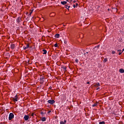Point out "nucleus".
<instances>
[{
	"label": "nucleus",
	"instance_id": "nucleus-1",
	"mask_svg": "<svg viewBox=\"0 0 124 124\" xmlns=\"http://www.w3.org/2000/svg\"><path fill=\"white\" fill-rule=\"evenodd\" d=\"M12 119H14V114L13 113H10L9 115V121H11Z\"/></svg>",
	"mask_w": 124,
	"mask_h": 124
},
{
	"label": "nucleus",
	"instance_id": "nucleus-2",
	"mask_svg": "<svg viewBox=\"0 0 124 124\" xmlns=\"http://www.w3.org/2000/svg\"><path fill=\"white\" fill-rule=\"evenodd\" d=\"M47 102L49 104H54L56 101L54 100H49L47 101Z\"/></svg>",
	"mask_w": 124,
	"mask_h": 124
},
{
	"label": "nucleus",
	"instance_id": "nucleus-3",
	"mask_svg": "<svg viewBox=\"0 0 124 124\" xmlns=\"http://www.w3.org/2000/svg\"><path fill=\"white\" fill-rule=\"evenodd\" d=\"M16 21L17 24H20V22H21V21H22V18H21V17H18L16 18Z\"/></svg>",
	"mask_w": 124,
	"mask_h": 124
},
{
	"label": "nucleus",
	"instance_id": "nucleus-4",
	"mask_svg": "<svg viewBox=\"0 0 124 124\" xmlns=\"http://www.w3.org/2000/svg\"><path fill=\"white\" fill-rule=\"evenodd\" d=\"M98 49H99V45H98L97 46H95L93 48L94 52H96V51H97L98 50Z\"/></svg>",
	"mask_w": 124,
	"mask_h": 124
},
{
	"label": "nucleus",
	"instance_id": "nucleus-5",
	"mask_svg": "<svg viewBox=\"0 0 124 124\" xmlns=\"http://www.w3.org/2000/svg\"><path fill=\"white\" fill-rule=\"evenodd\" d=\"M24 119L25 121H28L29 119H30V116H29V115H25Z\"/></svg>",
	"mask_w": 124,
	"mask_h": 124
},
{
	"label": "nucleus",
	"instance_id": "nucleus-6",
	"mask_svg": "<svg viewBox=\"0 0 124 124\" xmlns=\"http://www.w3.org/2000/svg\"><path fill=\"white\" fill-rule=\"evenodd\" d=\"M44 77H42L40 78V80L41 81V84H43V83L45 82L44 81Z\"/></svg>",
	"mask_w": 124,
	"mask_h": 124
},
{
	"label": "nucleus",
	"instance_id": "nucleus-7",
	"mask_svg": "<svg viewBox=\"0 0 124 124\" xmlns=\"http://www.w3.org/2000/svg\"><path fill=\"white\" fill-rule=\"evenodd\" d=\"M29 47L30 46L29 45V44H27L26 46H23V49L24 50H27V49H28V48H29Z\"/></svg>",
	"mask_w": 124,
	"mask_h": 124
},
{
	"label": "nucleus",
	"instance_id": "nucleus-8",
	"mask_svg": "<svg viewBox=\"0 0 124 124\" xmlns=\"http://www.w3.org/2000/svg\"><path fill=\"white\" fill-rule=\"evenodd\" d=\"M11 49H14V48H15V44H12L11 45Z\"/></svg>",
	"mask_w": 124,
	"mask_h": 124
},
{
	"label": "nucleus",
	"instance_id": "nucleus-9",
	"mask_svg": "<svg viewBox=\"0 0 124 124\" xmlns=\"http://www.w3.org/2000/svg\"><path fill=\"white\" fill-rule=\"evenodd\" d=\"M119 72H120V73H124V69L123 68L120 69Z\"/></svg>",
	"mask_w": 124,
	"mask_h": 124
},
{
	"label": "nucleus",
	"instance_id": "nucleus-10",
	"mask_svg": "<svg viewBox=\"0 0 124 124\" xmlns=\"http://www.w3.org/2000/svg\"><path fill=\"white\" fill-rule=\"evenodd\" d=\"M43 52H44L43 53L44 55H46V54H47V50L46 49H43Z\"/></svg>",
	"mask_w": 124,
	"mask_h": 124
},
{
	"label": "nucleus",
	"instance_id": "nucleus-11",
	"mask_svg": "<svg viewBox=\"0 0 124 124\" xmlns=\"http://www.w3.org/2000/svg\"><path fill=\"white\" fill-rule=\"evenodd\" d=\"M60 124H66V120H64L63 121H61L60 122Z\"/></svg>",
	"mask_w": 124,
	"mask_h": 124
},
{
	"label": "nucleus",
	"instance_id": "nucleus-12",
	"mask_svg": "<svg viewBox=\"0 0 124 124\" xmlns=\"http://www.w3.org/2000/svg\"><path fill=\"white\" fill-rule=\"evenodd\" d=\"M66 3H67V2L66 1H61V4H63V5L66 4Z\"/></svg>",
	"mask_w": 124,
	"mask_h": 124
},
{
	"label": "nucleus",
	"instance_id": "nucleus-13",
	"mask_svg": "<svg viewBox=\"0 0 124 124\" xmlns=\"http://www.w3.org/2000/svg\"><path fill=\"white\" fill-rule=\"evenodd\" d=\"M98 103L97 102L96 103H94L92 105V107H95V106H97L98 105Z\"/></svg>",
	"mask_w": 124,
	"mask_h": 124
},
{
	"label": "nucleus",
	"instance_id": "nucleus-14",
	"mask_svg": "<svg viewBox=\"0 0 124 124\" xmlns=\"http://www.w3.org/2000/svg\"><path fill=\"white\" fill-rule=\"evenodd\" d=\"M41 121H42V122H45V121H46V118L45 117L42 118Z\"/></svg>",
	"mask_w": 124,
	"mask_h": 124
},
{
	"label": "nucleus",
	"instance_id": "nucleus-15",
	"mask_svg": "<svg viewBox=\"0 0 124 124\" xmlns=\"http://www.w3.org/2000/svg\"><path fill=\"white\" fill-rule=\"evenodd\" d=\"M95 87H99V86H100V84H99V82H98L97 83H96L94 85Z\"/></svg>",
	"mask_w": 124,
	"mask_h": 124
},
{
	"label": "nucleus",
	"instance_id": "nucleus-16",
	"mask_svg": "<svg viewBox=\"0 0 124 124\" xmlns=\"http://www.w3.org/2000/svg\"><path fill=\"white\" fill-rule=\"evenodd\" d=\"M55 36L56 38H59L60 37V34H56Z\"/></svg>",
	"mask_w": 124,
	"mask_h": 124
},
{
	"label": "nucleus",
	"instance_id": "nucleus-17",
	"mask_svg": "<svg viewBox=\"0 0 124 124\" xmlns=\"http://www.w3.org/2000/svg\"><path fill=\"white\" fill-rule=\"evenodd\" d=\"M77 6H78V3H76V4H74L73 5V7L74 8H76V7H77Z\"/></svg>",
	"mask_w": 124,
	"mask_h": 124
},
{
	"label": "nucleus",
	"instance_id": "nucleus-18",
	"mask_svg": "<svg viewBox=\"0 0 124 124\" xmlns=\"http://www.w3.org/2000/svg\"><path fill=\"white\" fill-rule=\"evenodd\" d=\"M13 101H18V99H17V98L14 97Z\"/></svg>",
	"mask_w": 124,
	"mask_h": 124
},
{
	"label": "nucleus",
	"instance_id": "nucleus-19",
	"mask_svg": "<svg viewBox=\"0 0 124 124\" xmlns=\"http://www.w3.org/2000/svg\"><path fill=\"white\" fill-rule=\"evenodd\" d=\"M65 7L67 9H68L70 7V6H68L67 5H65Z\"/></svg>",
	"mask_w": 124,
	"mask_h": 124
},
{
	"label": "nucleus",
	"instance_id": "nucleus-20",
	"mask_svg": "<svg viewBox=\"0 0 124 124\" xmlns=\"http://www.w3.org/2000/svg\"><path fill=\"white\" fill-rule=\"evenodd\" d=\"M107 61H108L107 58H105L103 61V62L105 63V62H107Z\"/></svg>",
	"mask_w": 124,
	"mask_h": 124
},
{
	"label": "nucleus",
	"instance_id": "nucleus-21",
	"mask_svg": "<svg viewBox=\"0 0 124 124\" xmlns=\"http://www.w3.org/2000/svg\"><path fill=\"white\" fill-rule=\"evenodd\" d=\"M99 124H105V122L102 121L101 122H99Z\"/></svg>",
	"mask_w": 124,
	"mask_h": 124
},
{
	"label": "nucleus",
	"instance_id": "nucleus-22",
	"mask_svg": "<svg viewBox=\"0 0 124 124\" xmlns=\"http://www.w3.org/2000/svg\"><path fill=\"white\" fill-rule=\"evenodd\" d=\"M54 47H58V45L57 43L54 45Z\"/></svg>",
	"mask_w": 124,
	"mask_h": 124
},
{
	"label": "nucleus",
	"instance_id": "nucleus-23",
	"mask_svg": "<svg viewBox=\"0 0 124 124\" xmlns=\"http://www.w3.org/2000/svg\"><path fill=\"white\" fill-rule=\"evenodd\" d=\"M111 54H112L113 55H114V54H116V52L113 51H112Z\"/></svg>",
	"mask_w": 124,
	"mask_h": 124
},
{
	"label": "nucleus",
	"instance_id": "nucleus-24",
	"mask_svg": "<svg viewBox=\"0 0 124 124\" xmlns=\"http://www.w3.org/2000/svg\"><path fill=\"white\" fill-rule=\"evenodd\" d=\"M62 68H63V69H64V70H66V67H62Z\"/></svg>",
	"mask_w": 124,
	"mask_h": 124
},
{
	"label": "nucleus",
	"instance_id": "nucleus-25",
	"mask_svg": "<svg viewBox=\"0 0 124 124\" xmlns=\"http://www.w3.org/2000/svg\"><path fill=\"white\" fill-rule=\"evenodd\" d=\"M79 61V60H78V59H76V60H75V62H77V63H78V62Z\"/></svg>",
	"mask_w": 124,
	"mask_h": 124
},
{
	"label": "nucleus",
	"instance_id": "nucleus-26",
	"mask_svg": "<svg viewBox=\"0 0 124 124\" xmlns=\"http://www.w3.org/2000/svg\"><path fill=\"white\" fill-rule=\"evenodd\" d=\"M117 52H122V50H121V49H118V50H117Z\"/></svg>",
	"mask_w": 124,
	"mask_h": 124
},
{
	"label": "nucleus",
	"instance_id": "nucleus-27",
	"mask_svg": "<svg viewBox=\"0 0 124 124\" xmlns=\"http://www.w3.org/2000/svg\"><path fill=\"white\" fill-rule=\"evenodd\" d=\"M15 98L18 99V96L17 95H16L15 97Z\"/></svg>",
	"mask_w": 124,
	"mask_h": 124
},
{
	"label": "nucleus",
	"instance_id": "nucleus-28",
	"mask_svg": "<svg viewBox=\"0 0 124 124\" xmlns=\"http://www.w3.org/2000/svg\"><path fill=\"white\" fill-rule=\"evenodd\" d=\"M31 13H32V12H30V14H29V16H31Z\"/></svg>",
	"mask_w": 124,
	"mask_h": 124
},
{
	"label": "nucleus",
	"instance_id": "nucleus-29",
	"mask_svg": "<svg viewBox=\"0 0 124 124\" xmlns=\"http://www.w3.org/2000/svg\"><path fill=\"white\" fill-rule=\"evenodd\" d=\"M50 113H51V110H49V111H48V114H50Z\"/></svg>",
	"mask_w": 124,
	"mask_h": 124
},
{
	"label": "nucleus",
	"instance_id": "nucleus-30",
	"mask_svg": "<svg viewBox=\"0 0 124 124\" xmlns=\"http://www.w3.org/2000/svg\"><path fill=\"white\" fill-rule=\"evenodd\" d=\"M100 89V88L98 87V88H97L96 89V90L97 91V90H99Z\"/></svg>",
	"mask_w": 124,
	"mask_h": 124
},
{
	"label": "nucleus",
	"instance_id": "nucleus-31",
	"mask_svg": "<svg viewBox=\"0 0 124 124\" xmlns=\"http://www.w3.org/2000/svg\"><path fill=\"white\" fill-rule=\"evenodd\" d=\"M119 55H122V52H119Z\"/></svg>",
	"mask_w": 124,
	"mask_h": 124
},
{
	"label": "nucleus",
	"instance_id": "nucleus-32",
	"mask_svg": "<svg viewBox=\"0 0 124 124\" xmlns=\"http://www.w3.org/2000/svg\"><path fill=\"white\" fill-rule=\"evenodd\" d=\"M66 43H67V42L66 41H64V44H66Z\"/></svg>",
	"mask_w": 124,
	"mask_h": 124
},
{
	"label": "nucleus",
	"instance_id": "nucleus-33",
	"mask_svg": "<svg viewBox=\"0 0 124 124\" xmlns=\"http://www.w3.org/2000/svg\"><path fill=\"white\" fill-rule=\"evenodd\" d=\"M87 84H90V82H87Z\"/></svg>",
	"mask_w": 124,
	"mask_h": 124
},
{
	"label": "nucleus",
	"instance_id": "nucleus-34",
	"mask_svg": "<svg viewBox=\"0 0 124 124\" xmlns=\"http://www.w3.org/2000/svg\"><path fill=\"white\" fill-rule=\"evenodd\" d=\"M33 115H34V114H33V113L31 114V116H33Z\"/></svg>",
	"mask_w": 124,
	"mask_h": 124
},
{
	"label": "nucleus",
	"instance_id": "nucleus-35",
	"mask_svg": "<svg viewBox=\"0 0 124 124\" xmlns=\"http://www.w3.org/2000/svg\"><path fill=\"white\" fill-rule=\"evenodd\" d=\"M124 48L122 50V52H124Z\"/></svg>",
	"mask_w": 124,
	"mask_h": 124
},
{
	"label": "nucleus",
	"instance_id": "nucleus-36",
	"mask_svg": "<svg viewBox=\"0 0 124 124\" xmlns=\"http://www.w3.org/2000/svg\"><path fill=\"white\" fill-rule=\"evenodd\" d=\"M42 114H43V112H41V114L42 115Z\"/></svg>",
	"mask_w": 124,
	"mask_h": 124
},
{
	"label": "nucleus",
	"instance_id": "nucleus-37",
	"mask_svg": "<svg viewBox=\"0 0 124 124\" xmlns=\"http://www.w3.org/2000/svg\"><path fill=\"white\" fill-rule=\"evenodd\" d=\"M88 53H89V52H86V54H88Z\"/></svg>",
	"mask_w": 124,
	"mask_h": 124
},
{
	"label": "nucleus",
	"instance_id": "nucleus-38",
	"mask_svg": "<svg viewBox=\"0 0 124 124\" xmlns=\"http://www.w3.org/2000/svg\"><path fill=\"white\" fill-rule=\"evenodd\" d=\"M108 10H109V9H108Z\"/></svg>",
	"mask_w": 124,
	"mask_h": 124
}]
</instances>
